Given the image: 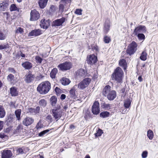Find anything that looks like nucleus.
<instances>
[{
  "instance_id": "1",
  "label": "nucleus",
  "mask_w": 158,
  "mask_h": 158,
  "mask_svg": "<svg viewBox=\"0 0 158 158\" xmlns=\"http://www.w3.org/2000/svg\"><path fill=\"white\" fill-rule=\"evenodd\" d=\"M51 88V84L48 81L42 82L39 84L37 90L41 94H45L48 93Z\"/></svg>"
},
{
  "instance_id": "2",
  "label": "nucleus",
  "mask_w": 158,
  "mask_h": 158,
  "mask_svg": "<svg viewBox=\"0 0 158 158\" xmlns=\"http://www.w3.org/2000/svg\"><path fill=\"white\" fill-rule=\"evenodd\" d=\"M53 118L57 121L64 115L63 109L60 105L58 104L51 110Z\"/></svg>"
},
{
  "instance_id": "3",
  "label": "nucleus",
  "mask_w": 158,
  "mask_h": 158,
  "mask_svg": "<svg viewBox=\"0 0 158 158\" xmlns=\"http://www.w3.org/2000/svg\"><path fill=\"white\" fill-rule=\"evenodd\" d=\"M124 73L122 69L120 67H117L115 69L111 75V78L113 80L119 83L122 82L123 77Z\"/></svg>"
},
{
  "instance_id": "4",
  "label": "nucleus",
  "mask_w": 158,
  "mask_h": 158,
  "mask_svg": "<svg viewBox=\"0 0 158 158\" xmlns=\"http://www.w3.org/2000/svg\"><path fill=\"white\" fill-rule=\"evenodd\" d=\"M91 81L90 78H85L78 84V88L81 89H83L88 86Z\"/></svg>"
},
{
  "instance_id": "5",
  "label": "nucleus",
  "mask_w": 158,
  "mask_h": 158,
  "mask_svg": "<svg viewBox=\"0 0 158 158\" xmlns=\"http://www.w3.org/2000/svg\"><path fill=\"white\" fill-rule=\"evenodd\" d=\"M137 44L134 41H133L128 46L127 50V52L130 55L133 54L137 50Z\"/></svg>"
},
{
  "instance_id": "6",
  "label": "nucleus",
  "mask_w": 158,
  "mask_h": 158,
  "mask_svg": "<svg viewBox=\"0 0 158 158\" xmlns=\"http://www.w3.org/2000/svg\"><path fill=\"white\" fill-rule=\"evenodd\" d=\"M92 112L93 114L97 115L100 112L99 104L98 101H95L92 107Z\"/></svg>"
},
{
  "instance_id": "7",
  "label": "nucleus",
  "mask_w": 158,
  "mask_h": 158,
  "mask_svg": "<svg viewBox=\"0 0 158 158\" xmlns=\"http://www.w3.org/2000/svg\"><path fill=\"white\" fill-rule=\"evenodd\" d=\"M58 67L62 71L70 69L72 67V64L70 62H65L60 64L58 66Z\"/></svg>"
},
{
  "instance_id": "8",
  "label": "nucleus",
  "mask_w": 158,
  "mask_h": 158,
  "mask_svg": "<svg viewBox=\"0 0 158 158\" xmlns=\"http://www.w3.org/2000/svg\"><path fill=\"white\" fill-rule=\"evenodd\" d=\"M40 15L39 12L35 10H31L30 13V18L31 21H35L38 20Z\"/></svg>"
},
{
  "instance_id": "9",
  "label": "nucleus",
  "mask_w": 158,
  "mask_h": 158,
  "mask_svg": "<svg viewBox=\"0 0 158 158\" xmlns=\"http://www.w3.org/2000/svg\"><path fill=\"white\" fill-rule=\"evenodd\" d=\"M146 27L144 26L140 25L135 29L133 34L136 35L138 33H145L146 32Z\"/></svg>"
},
{
  "instance_id": "10",
  "label": "nucleus",
  "mask_w": 158,
  "mask_h": 158,
  "mask_svg": "<svg viewBox=\"0 0 158 158\" xmlns=\"http://www.w3.org/2000/svg\"><path fill=\"white\" fill-rule=\"evenodd\" d=\"M66 19L62 17L60 19H56L52 23V27H58L62 25V24L65 21Z\"/></svg>"
},
{
  "instance_id": "11",
  "label": "nucleus",
  "mask_w": 158,
  "mask_h": 158,
  "mask_svg": "<svg viewBox=\"0 0 158 158\" xmlns=\"http://www.w3.org/2000/svg\"><path fill=\"white\" fill-rule=\"evenodd\" d=\"M97 60V57L94 55H89L87 57V63L91 65L95 64Z\"/></svg>"
},
{
  "instance_id": "12",
  "label": "nucleus",
  "mask_w": 158,
  "mask_h": 158,
  "mask_svg": "<svg viewBox=\"0 0 158 158\" xmlns=\"http://www.w3.org/2000/svg\"><path fill=\"white\" fill-rule=\"evenodd\" d=\"M13 154L9 150H4L2 152V158H11Z\"/></svg>"
},
{
  "instance_id": "13",
  "label": "nucleus",
  "mask_w": 158,
  "mask_h": 158,
  "mask_svg": "<svg viewBox=\"0 0 158 158\" xmlns=\"http://www.w3.org/2000/svg\"><path fill=\"white\" fill-rule=\"evenodd\" d=\"M34 122V119L31 117H27L24 118L22 121L23 124L28 126L31 125Z\"/></svg>"
},
{
  "instance_id": "14",
  "label": "nucleus",
  "mask_w": 158,
  "mask_h": 158,
  "mask_svg": "<svg viewBox=\"0 0 158 158\" xmlns=\"http://www.w3.org/2000/svg\"><path fill=\"white\" fill-rule=\"evenodd\" d=\"M50 21L48 19L46 20L45 19H42L40 21V25L41 28L47 29L50 25Z\"/></svg>"
},
{
  "instance_id": "15",
  "label": "nucleus",
  "mask_w": 158,
  "mask_h": 158,
  "mask_svg": "<svg viewBox=\"0 0 158 158\" xmlns=\"http://www.w3.org/2000/svg\"><path fill=\"white\" fill-rule=\"evenodd\" d=\"M86 74L85 70L82 69H80L76 72V76L77 78H80L84 77Z\"/></svg>"
},
{
  "instance_id": "16",
  "label": "nucleus",
  "mask_w": 158,
  "mask_h": 158,
  "mask_svg": "<svg viewBox=\"0 0 158 158\" xmlns=\"http://www.w3.org/2000/svg\"><path fill=\"white\" fill-rule=\"evenodd\" d=\"M42 34V30L40 29H35L31 31L29 33L28 36H37Z\"/></svg>"
},
{
  "instance_id": "17",
  "label": "nucleus",
  "mask_w": 158,
  "mask_h": 158,
  "mask_svg": "<svg viewBox=\"0 0 158 158\" xmlns=\"http://www.w3.org/2000/svg\"><path fill=\"white\" fill-rule=\"evenodd\" d=\"M110 22L108 20H106L104 25L103 31L105 34H106L110 30Z\"/></svg>"
},
{
  "instance_id": "18",
  "label": "nucleus",
  "mask_w": 158,
  "mask_h": 158,
  "mask_svg": "<svg viewBox=\"0 0 158 158\" xmlns=\"http://www.w3.org/2000/svg\"><path fill=\"white\" fill-rule=\"evenodd\" d=\"M106 96L109 100H113L116 96V92L115 90H112Z\"/></svg>"
},
{
  "instance_id": "19",
  "label": "nucleus",
  "mask_w": 158,
  "mask_h": 158,
  "mask_svg": "<svg viewBox=\"0 0 158 158\" xmlns=\"http://www.w3.org/2000/svg\"><path fill=\"white\" fill-rule=\"evenodd\" d=\"M21 65L25 69L29 70L31 69L32 67V63L28 61L23 63Z\"/></svg>"
},
{
  "instance_id": "20",
  "label": "nucleus",
  "mask_w": 158,
  "mask_h": 158,
  "mask_svg": "<svg viewBox=\"0 0 158 158\" xmlns=\"http://www.w3.org/2000/svg\"><path fill=\"white\" fill-rule=\"evenodd\" d=\"M25 81L27 83H29L31 82L33 80L35 77L34 75L32 74L31 73L28 74L25 76Z\"/></svg>"
},
{
  "instance_id": "21",
  "label": "nucleus",
  "mask_w": 158,
  "mask_h": 158,
  "mask_svg": "<svg viewBox=\"0 0 158 158\" xmlns=\"http://www.w3.org/2000/svg\"><path fill=\"white\" fill-rule=\"evenodd\" d=\"M110 89L111 87L109 85L106 86L103 90V95L105 96H106L111 91L110 90Z\"/></svg>"
},
{
  "instance_id": "22",
  "label": "nucleus",
  "mask_w": 158,
  "mask_h": 158,
  "mask_svg": "<svg viewBox=\"0 0 158 158\" xmlns=\"http://www.w3.org/2000/svg\"><path fill=\"white\" fill-rule=\"evenodd\" d=\"M131 99L128 98L125 100L124 101V106L126 108H128L130 107Z\"/></svg>"
},
{
  "instance_id": "23",
  "label": "nucleus",
  "mask_w": 158,
  "mask_h": 158,
  "mask_svg": "<svg viewBox=\"0 0 158 158\" xmlns=\"http://www.w3.org/2000/svg\"><path fill=\"white\" fill-rule=\"evenodd\" d=\"M10 94L12 96H15L18 95V92L17 91V88L13 87L10 88Z\"/></svg>"
},
{
  "instance_id": "24",
  "label": "nucleus",
  "mask_w": 158,
  "mask_h": 158,
  "mask_svg": "<svg viewBox=\"0 0 158 158\" xmlns=\"http://www.w3.org/2000/svg\"><path fill=\"white\" fill-rule=\"evenodd\" d=\"M9 6V3L7 1H5L0 4L1 10L5 11Z\"/></svg>"
},
{
  "instance_id": "25",
  "label": "nucleus",
  "mask_w": 158,
  "mask_h": 158,
  "mask_svg": "<svg viewBox=\"0 0 158 158\" xmlns=\"http://www.w3.org/2000/svg\"><path fill=\"white\" fill-rule=\"evenodd\" d=\"M57 98L55 96H52L50 98V102L52 106L55 107L57 102Z\"/></svg>"
},
{
  "instance_id": "26",
  "label": "nucleus",
  "mask_w": 158,
  "mask_h": 158,
  "mask_svg": "<svg viewBox=\"0 0 158 158\" xmlns=\"http://www.w3.org/2000/svg\"><path fill=\"white\" fill-rule=\"evenodd\" d=\"M60 81L62 84L64 85H68L71 82L69 79L65 77L62 78L61 79Z\"/></svg>"
},
{
  "instance_id": "27",
  "label": "nucleus",
  "mask_w": 158,
  "mask_h": 158,
  "mask_svg": "<svg viewBox=\"0 0 158 158\" xmlns=\"http://www.w3.org/2000/svg\"><path fill=\"white\" fill-rule=\"evenodd\" d=\"M48 1V0H40L39 4L40 7L41 8L45 7L47 4Z\"/></svg>"
},
{
  "instance_id": "28",
  "label": "nucleus",
  "mask_w": 158,
  "mask_h": 158,
  "mask_svg": "<svg viewBox=\"0 0 158 158\" xmlns=\"http://www.w3.org/2000/svg\"><path fill=\"white\" fill-rule=\"evenodd\" d=\"M120 66L123 68L125 70L127 68V63L126 60L123 59L120 60L119 63Z\"/></svg>"
},
{
  "instance_id": "29",
  "label": "nucleus",
  "mask_w": 158,
  "mask_h": 158,
  "mask_svg": "<svg viewBox=\"0 0 158 158\" xmlns=\"http://www.w3.org/2000/svg\"><path fill=\"white\" fill-rule=\"evenodd\" d=\"M6 114V111L2 106L0 105V118L4 117Z\"/></svg>"
},
{
  "instance_id": "30",
  "label": "nucleus",
  "mask_w": 158,
  "mask_h": 158,
  "mask_svg": "<svg viewBox=\"0 0 158 158\" xmlns=\"http://www.w3.org/2000/svg\"><path fill=\"white\" fill-rule=\"evenodd\" d=\"M7 79L12 84L14 83L15 77L14 76L11 74H9L7 77Z\"/></svg>"
},
{
  "instance_id": "31",
  "label": "nucleus",
  "mask_w": 158,
  "mask_h": 158,
  "mask_svg": "<svg viewBox=\"0 0 158 158\" xmlns=\"http://www.w3.org/2000/svg\"><path fill=\"white\" fill-rule=\"evenodd\" d=\"M58 70L56 68H54L51 71L50 76L51 78L52 79H54L56 77V75L57 73Z\"/></svg>"
},
{
  "instance_id": "32",
  "label": "nucleus",
  "mask_w": 158,
  "mask_h": 158,
  "mask_svg": "<svg viewBox=\"0 0 158 158\" xmlns=\"http://www.w3.org/2000/svg\"><path fill=\"white\" fill-rule=\"evenodd\" d=\"M21 114V110L20 109H17L15 112V114L18 120L21 119L20 115Z\"/></svg>"
},
{
  "instance_id": "33",
  "label": "nucleus",
  "mask_w": 158,
  "mask_h": 158,
  "mask_svg": "<svg viewBox=\"0 0 158 158\" xmlns=\"http://www.w3.org/2000/svg\"><path fill=\"white\" fill-rule=\"evenodd\" d=\"M147 54L145 51L142 52L140 58L142 60L145 61L147 59Z\"/></svg>"
},
{
  "instance_id": "34",
  "label": "nucleus",
  "mask_w": 158,
  "mask_h": 158,
  "mask_svg": "<svg viewBox=\"0 0 158 158\" xmlns=\"http://www.w3.org/2000/svg\"><path fill=\"white\" fill-rule=\"evenodd\" d=\"M110 113L107 111H103L100 114V116L103 118H105L109 116Z\"/></svg>"
},
{
  "instance_id": "35",
  "label": "nucleus",
  "mask_w": 158,
  "mask_h": 158,
  "mask_svg": "<svg viewBox=\"0 0 158 158\" xmlns=\"http://www.w3.org/2000/svg\"><path fill=\"white\" fill-rule=\"evenodd\" d=\"M147 136L150 139H152L154 136L153 133L152 131L150 130H149L147 132Z\"/></svg>"
},
{
  "instance_id": "36",
  "label": "nucleus",
  "mask_w": 158,
  "mask_h": 158,
  "mask_svg": "<svg viewBox=\"0 0 158 158\" xmlns=\"http://www.w3.org/2000/svg\"><path fill=\"white\" fill-rule=\"evenodd\" d=\"M39 103L40 106L43 107H45L47 104L46 101L44 99H42L40 100Z\"/></svg>"
},
{
  "instance_id": "37",
  "label": "nucleus",
  "mask_w": 158,
  "mask_h": 158,
  "mask_svg": "<svg viewBox=\"0 0 158 158\" xmlns=\"http://www.w3.org/2000/svg\"><path fill=\"white\" fill-rule=\"evenodd\" d=\"M75 89L74 88L70 89L69 91V96L72 98H75L76 96L75 95Z\"/></svg>"
},
{
  "instance_id": "38",
  "label": "nucleus",
  "mask_w": 158,
  "mask_h": 158,
  "mask_svg": "<svg viewBox=\"0 0 158 158\" xmlns=\"http://www.w3.org/2000/svg\"><path fill=\"white\" fill-rule=\"evenodd\" d=\"M57 9V7L53 5H51L49 9V12L50 13L52 14L54 13Z\"/></svg>"
},
{
  "instance_id": "39",
  "label": "nucleus",
  "mask_w": 158,
  "mask_h": 158,
  "mask_svg": "<svg viewBox=\"0 0 158 158\" xmlns=\"http://www.w3.org/2000/svg\"><path fill=\"white\" fill-rule=\"evenodd\" d=\"M10 10L12 11H13L18 10L19 11V9L16 6L15 4H12L10 7Z\"/></svg>"
},
{
  "instance_id": "40",
  "label": "nucleus",
  "mask_w": 158,
  "mask_h": 158,
  "mask_svg": "<svg viewBox=\"0 0 158 158\" xmlns=\"http://www.w3.org/2000/svg\"><path fill=\"white\" fill-rule=\"evenodd\" d=\"M103 133V132L102 131L99 129L97 131L96 133H95V136L96 137L101 136Z\"/></svg>"
},
{
  "instance_id": "41",
  "label": "nucleus",
  "mask_w": 158,
  "mask_h": 158,
  "mask_svg": "<svg viewBox=\"0 0 158 158\" xmlns=\"http://www.w3.org/2000/svg\"><path fill=\"white\" fill-rule=\"evenodd\" d=\"M6 35L2 31H0V40H3L6 38Z\"/></svg>"
},
{
  "instance_id": "42",
  "label": "nucleus",
  "mask_w": 158,
  "mask_h": 158,
  "mask_svg": "<svg viewBox=\"0 0 158 158\" xmlns=\"http://www.w3.org/2000/svg\"><path fill=\"white\" fill-rule=\"evenodd\" d=\"M111 41L110 37L107 36H105L104 38V41L105 43L108 44Z\"/></svg>"
},
{
  "instance_id": "43",
  "label": "nucleus",
  "mask_w": 158,
  "mask_h": 158,
  "mask_svg": "<svg viewBox=\"0 0 158 158\" xmlns=\"http://www.w3.org/2000/svg\"><path fill=\"white\" fill-rule=\"evenodd\" d=\"M137 35L140 40H144L145 38V35L143 33H138Z\"/></svg>"
},
{
  "instance_id": "44",
  "label": "nucleus",
  "mask_w": 158,
  "mask_h": 158,
  "mask_svg": "<svg viewBox=\"0 0 158 158\" xmlns=\"http://www.w3.org/2000/svg\"><path fill=\"white\" fill-rule=\"evenodd\" d=\"M35 59L36 62L39 64L41 63L42 60H43L39 56H36L35 57Z\"/></svg>"
},
{
  "instance_id": "45",
  "label": "nucleus",
  "mask_w": 158,
  "mask_h": 158,
  "mask_svg": "<svg viewBox=\"0 0 158 158\" xmlns=\"http://www.w3.org/2000/svg\"><path fill=\"white\" fill-rule=\"evenodd\" d=\"M44 126L42 123L40 121L36 125V128L37 129H40L43 128Z\"/></svg>"
},
{
  "instance_id": "46",
  "label": "nucleus",
  "mask_w": 158,
  "mask_h": 158,
  "mask_svg": "<svg viewBox=\"0 0 158 158\" xmlns=\"http://www.w3.org/2000/svg\"><path fill=\"white\" fill-rule=\"evenodd\" d=\"M49 130L47 129L43 131H41L39 134V136H44L46 133L48 132L49 131Z\"/></svg>"
},
{
  "instance_id": "47",
  "label": "nucleus",
  "mask_w": 158,
  "mask_h": 158,
  "mask_svg": "<svg viewBox=\"0 0 158 158\" xmlns=\"http://www.w3.org/2000/svg\"><path fill=\"white\" fill-rule=\"evenodd\" d=\"M24 152L22 148H19L17 149L16 151V154L19 155L20 154H22Z\"/></svg>"
},
{
  "instance_id": "48",
  "label": "nucleus",
  "mask_w": 158,
  "mask_h": 158,
  "mask_svg": "<svg viewBox=\"0 0 158 158\" xmlns=\"http://www.w3.org/2000/svg\"><path fill=\"white\" fill-rule=\"evenodd\" d=\"M35 109L32 108H30L27 109V112L34 114H35Z\"/></svg>"
},
{
  "instance_id": "49",
  "label": "nucleus",
  "mask_w": 158,
  "mask_h": 158,
  "mask_svg": "<svg viewBox=\"0 0 158 158\" xmlns=\"http://www.w3.org/2000/svg\"><path fill=\"white\" fill-rule=\"evenodd\" d=\"M64 4L62 3V4H60L59 6V11L61 12H63L64 10Z\"/></svg>"
},
{
  "instance_id": "50",
  "label": "nucleus",
  "mask_w": 158,
  "mask_h": 158,
  "mask_svg": "<svg viewBox=\"0 0 158 158\" xmlns=\"http://www.w3.org/2000/svg\"><path fill=\"white\" fill-rule=\"evenodd\" d=\"M8 45L7 44L6 45L4 44H1L0 45V49L2 50L5 49H6L7 48H8Z\"/></svg>"
},
{
  "instance_id": "51",
  "label": "nucleus",
  "mask_w": 158,
  "mask_h": 158,
  "mask_svg": "<svg viewBox=\"0 0 158 158\" xmlns=\"http://www.w3.org/2000/svg\"><path fill=\"white\" fill-rule=\"evenodd\" d=\"M110 104L104 103L103 105V107L106 109H108L110 108Z\"/></svg>"
},
{
  "instance_id": "52",
  "label": "nucleus",
  "mask_w": 158,
  "mask_h": 158,
  "mask_svg": "<svg viewBox=\"0 0 158 158\" xmlns=\"http://www.w3.org/2000/svg\"><path fill=\"white\" fill-rule=\"evenodd\" d=\"M82 10L81 9H77L75 12V14L78 15H81Z\"/></svg>"
},
{
  "instance_id": "53",
  "label": "nucleus",
  "mask_w": 158,
  "mask_h": 158,
  "mask_svg": "<svg viewBox=\"0 0 158 158\" xmlns=\"http://www.w3.org/2000/svg\"><path fill=\"white\" fill-rule=\"evenodd\" d=\"M148 152L147 151H144L143 152L142 154V158H146L148 155Z\"/></svg>"
},
{
  "instance_id": "54",
  "label": "nucleus",
  "mask_w": 158,
  "mask_h": 158,
  "mask_svg": "<svg viewBox=\"0 0 158 158\" xmlns=\"http://www.w3.org/2000/svg\"><path fill=\"white\" fill-rule=\"evenodd\" d=\"M23 129V126L22 125H19L17 127L16 131V132H19L21 130Z\"/></svg>"
},
{
  "instance_id": "55",
  "label": "nucleus",
  "mask_w": 158,
  "mask_h": 158,
  "mask_svg": "<svg viewBox=\"0 0 158 158\" xmlns=\"http://www.w3.org/2000/svg\"><path fill=\"white\" fill-rule=\"evenodd\" d=\"M23 32V30L21 27L18 28L16 31V32L17 33H22Z\"/></svg>"
},
{
  "instance_id": "56",
  "label": "nucleus",
  "mask_w": 158,
  "mask_h": 158,
  "mask_svg": "<svg viewBox=\"0 0 158 158\" xmlns=\"http://www.w3.org/2000/svg\"><path fill=\"white\" fill-rule=\"evenodd\" d=\"M46 118V119L48 120L50 122H52L53 121L52 116L51 115H48L47 116Z\"/></svg>"
},
{
  "instance_id": "57",
  "label": "nucleus",
  "mask_w": 158,
  "mask_h": 158,
  "mask_svg": "<svg viewBox=\"0 0 158 158\" xmlns=\"http://www.w3.org/2000/svg\"><path fill=\"white\" fill-rule=\"evenodd\" d=\"M3 14L4 17H6L7 19L10 17V15L7 12L3 13Z\"/></svg>"
},
{
  "instance_id": "58",
  "label": "nucleus",
  "mask_w": 158,
  "mask_h": 158,
  "mask_svg": "<svg viewBox=\"0 0 158 158\" xmlns=\"http://www.w3.org/2000/svg\"><path fill=\"white\" fill-rule=\"evenodd\" d=\"M35 114L39 113L40 110V108L39 106H37L35 109Z\"/></svg>"
},
{
  "instance_id": "59",
  "label": "nucleus",
  "mask_w": 158,
  "mask_h": 158,
  "mask_svg": "<svg viewBox=\"0 0 158 158\" xmlns=\"http://www.w3.org/2000/svg\"><path fill=\"white\" fill-rule=\"evenodd\" d=\"M71 0H61V2L65 4L66 3H69L70 2Z\"/></svg>"
},
{
  "instance_id": "60",
  "label": "nucleus",
  "mask_w": 158,
  "mask_h": 158,
  "mask_svg": "<svg viewBox=\"0 0 158 158\" xmlns=\"http://www.w3.org/2000/svg\"><path fill=\"white\" fill-rule=\"evenodd\" d=\"M89 113V112H86L84 116V118L86 120H87L89 117V115L88 114Z\"/></svg>"
},
{
  "instance_id": "61",
  "label": "nucleus",
  "mask_w": 158,
  "mask_h": 158,
  "mask_svg": "<svg viewBox=\"0 0 158 158\" xmlns=\"http://www.w3.org/2000/svg\"><path fill=\"white\" fill-rule=\"evenodd\" d=\"M3 123H4L3 121H0V131H1L3 128Z\"/></svg>"
},
{
  "instance_id": "62",
  "label": "nucleus",
  "mask_w": 158,
  "mask_h": 158,
  "mask_svg": "<svg viewBox=\"0 0 158 158\" xmlns=\"http://www.w3.org/2000/svg\"><path fill=\"white\" fill-rule=\"evenodd\" d=\"M55 91L56 93H59L60 92V89L58 87H56L55 89Z\"/></svg>"
},
{
  "instance_id": "63",
  "label": "nucleus",
  "mask_w": 158,
  "mask_h": 158,
  "mask_svg": "<svg viewBox=\"0 0 158 158\" xmlns=\"http://www.w3.org/2000/svg\"><path fill=\"white\" fill-rule=\"evenodd\" d=\"M65 95L64 94H62L61 95L60 98L61 100H64L65 99Z\"/></svg>"
},
{
  "instance_id": "64",
  "label": "nucleus",
  "mask_w": 158,
  "mask_h": 158,
  "mask_svg": "<svg viewBox=\"0 0 158 158\" xmlns=\"http://www.w3.org/2000/svg\"><path fill=\"white\" fill-rule=\"evenodd\" d=\"M92 47L93 49L95 50L96 51H98V46L96 45H95L94 47L92 46Z\"/></svg>"
}]
</instances>
